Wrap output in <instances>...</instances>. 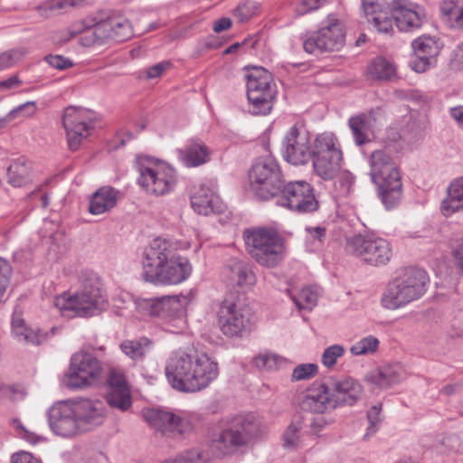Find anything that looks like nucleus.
Segmentation results:
<instances>
[{
    "instance_id": "1",
    "label": "nucleus",
    "mask_w": 463,
    "mask_h": 463,
    "mask_svg": "<svg viewBox=\"0 0 463 463\" xmlns=\"http://www.w3.org/2000/svg\"><path fill=\"white\" fill-rule=\"evenodd\" d=\"M169 384L183 392H195L208 387L219 375L218 363L206 354L172 352L165 362Z\"/></svg>"
},
{
    "instance_id": "2",
    "label": "nucleus",
    "mask_w": 463,
    "mask_h": 463,
    "mask_svg": "<svg viewBox=\"0 0 463 463\" xmlns=\"http://www.w3.org/2000/svg\"><path fill=\"white\" fill-rule=\"evenodd\" d=\"M143 278L154 284L176 285L191 275L189 260L181 256L173 244L156 238L143 252Z\"/></svg>"
},
{
    "instance_id": "3",
    "label": "nucleus",
    "mask_w": 463,
    "mask_h": 463,
    "mask_svg": "<svg viewBox=\"0 0 463 463\" xmlns=\"http://www.w3.org/2000/svg\"><path fill=\"white\" fill-rule=\"evenodd\" d=\"M370 176L378 186L379 195L387 209L402 199V184L398 164L390 147L373 151L369 158Z\"/></svg>"
},
{
    "instance_id": "4",
    "label": "nucleus",
    "mask_w": 463,
    "mask_h": 463,
    "mask_svg": "<svg viewBox=\"0 0 463 463\" xmlns=\"http://www.w3.org/2000/svg\"><path fill=\"white\" fill-rule=\"evenodd\" d=\"M429 277L419 268H406L392 279L381 299L384 308L395 310L419 299L427 291Z\"/></svg>"
},
{
    "instance_id": "5",
    "label": "nucleus",
    "mask_w": 463,
    "mask_h": 463,
    "mask_svg": "<svg viewBox=\"0 0 463 463\" xmlns=\"http://www.w3.org/2000/svg\"><path fill=\"white\" fill-rule=\"evenodd\" d=\"M243 239L248 253L263 267L274 268L285 257L284 238L274 228L247 229L243 232Z\"/></svg>"
},
{
    "instance_id": "6",
    "label": "nucleus",
    "mask_w": 463,
    "mask_h": 463,
    "mask_svg": "<svg viewBox=\"0 0 463 463\" xmlns=\"http://www.w3.org/2000/svg\"><path fill=\"white\" fill-rule=\"evenodd\" d=\"M250 190L260 200L279 196L285 183L279 163L271 156L257 158L248 172Z\"/></svg>"
},
{
    "instance_id": "7",
    "label": "nucleus",
    "mask_w": 463,
    "mask_h": 463,
    "mask_svg": "<svg viewBox=\"0 0 463 463\" xmlns=\"http://www.w3.org/2000/svg\"><path fill=\"white\" fill-rule=\"evenodd\" d=\"M314 173L324 181L334 180L342 167L343 152L337 137L332 132L317 135L312 142Z\"/></svg>"
},
{
    "instance_id": "8",
    "label": "nucleus",
    "mask_w": 463,
    "mask_h": 463,
    "mask_svg": "<svg viewBox=\"0 0 463 463\" xmlns=\"http://www.w3.org/2000/svg\"><path fill=\"white\" fill-rule=\"evenodd\" d=\"M136 166L139 174L138 184L149 194L165 195L176 184L175 171L165 163L148 156H138Z\"/></svg>"
},
{
    "instance_id": "9",
    "label": "nucleus",
    "mask_w": 463,
    "mask_h": 463,
    "mask_svg": "<svg viewBox=\"0 0 463 463\" xmlns=\"http://www.w3.org/2000/svg\"><path fill=\"white\" fill-rule=\"evenodd\" d=\"M106 304L98 283H85L74 295L63 294L54 300L55 307L63 317H92L99 314Z\"/></svg>"
},
{
    "instance_id": "10",
    "label": "nucleus",
    "mask_w": 463,
    "mask_h": 463,
    "mask_svg": "<svg viewBox=\"0 0 463 463\" xmlns=\"http://www.w3.org/2000/svg\"><path fill=\"white\" fill-rule=\"evenodd\" d=\"M246 80L250 113L254 115L269 114L277 95L271 73L262 67H253L248 71Z\"/></svg>"
},
{
    "instance_id": "11",
    "label": "nucleus",
    "mask_w": 463,
    "mask_h": 463,
    "mask_svg": "<svg viewBox=\"0 0 463 463\" xmlns=\"http://www.w3.org/2000/svg\"><path fill=\"white\" fill-rule=\"evenodd\" d=\"M258 430L259 424L253 416H236L213 440V449L218 451V456L232 454L247 446Z\"/></svg>"
},
{
    "instance_id": "12",
    "label": "nucleus",
    "mask_w": 463,
    "mask_h": 463,
    "mask_svg": "<svg viewBox=\"0 0 463 463\" xmlns=\"http://www.w3.org/2000/svg\"><path fill=\"white\" fill-rule=\"evenodd\" d=\"M101 373V363L92 354L81 349L71 356L69 371L64 375L62 383L71 390L82 389L93 384Z\"/></svg>"
},
{
    "instance_id": "13",
    "label": "nucleus",
    "mask_w": 463,
    "mask_h": 463,
    "mask_svg": "<svg viewBox=\"0 0 463 463\" xmlns=\"http://www.w3.org/2000/svg\"><path fill=\"white\" fill-rule=\"evenodd\" d=\"M345 43V32L340 20L328 15L322 26L303 41L306 52L313 54L317 52L339 51Z\"/></svg>"
},
{
    "instance_id": "14",
    "label": "nucleus",
    "mask_w": 463,
    "mask_h": 463,
    "mask_svg": "<svg viewBox=\"0 0 463 463\" xmlns=\"http://www.w3.org/2000/svg\"><path fill=\"white\" fill-rule=\"evenodd\" d=\"M250 309L240 299L225 298L217 312L218 325L227 337L242 336L250 330Z\"/></svg>"
},
{
    "instance_id": "15",
    "label": "nucleus",
    "mask_w": 463,
    "mask_h": 463,
    "mask_svg": "<svg viewBox=\"0 0 463 463\" xmlns=\"http://www.w3.org/2000/svg\"><path fill=\"white\" fill-rule=\"evenodd\" d=\"M345 250L373 266L384 265L392 257L389 242L374 236L354 235L347 239Z\"/></svg>"
},
{
    "instance_id": "16",
    "label": "nucleus",
    "mask_w": 463,
    "mask_h": 463,
    "mask_svg": "<svg viewBox=\"0 0 463 463\" xmlns=\"http://www.w3.org/2000/svg\"><path fill=\"white\" fill-rule=\"evenodd\" d=\"M277 204L298 213H311L318 210L313 186L306 181H294L283 184Z\"/></svg>"
},
{
    "instance_id": "17",
    "label": "nucleus",
    "mask_w": 463,
    "mask_h": 463,
    "mask_svg": "<svg viewBox=\"0 0 463 463\" xmlns=\"http://www.w3.org/2000/svg\"><path fill=\"white\" fill-rule=\"evenodd\" d=\"M193 298L194 296L189 292L186 295L138 298L136 303L137 309L144 315L172 320L184 315L185 308Z\"/></svg>"
},
{
    "instance_id": "18",
    "label": "nucleus",
    "mask_w": 463,
    "mask_h": 463,
    "mask_svg": "<svg viewBox=\"0 0 463 463\" xmlns=\"http://www.w3.org/2000/svg\"><path fill=\"white\" fill-rule=\"evenodd\" d=\"M283 156L286 161L294 165H306L311 158L312 143L309 135L297 126L291 127L283 140Z\"/></svg>"
},
{
    "instance_id": "19",
    "label": "nucleus",
    "mask_w": 463,
    "mask_h": 463,
    "mask_svg": "<svg viewBox=\"0 0 463 463\" xmlns=\"http://www.w3.org/2000/svg\"><path fill=\"white\" fill-rule=\"evenodd\" d=\"M52 431L63 438L80 434L71 400L54 403L47 411Z\"/></svg>"
},
{
    "instance_id": "20",
    "label": "nucleus",
    "mask_w": 463,
    "mask_h": 463,
    "mask_svg": "<svg viewBox=\"0 0 463 463\" xmlns=\"http://www.w3.org/2000/svg\"><path fill=\"white\" fill-rule=\"evenodd\" d=\"M80 434L100 426L105 420V408L101 402L90 399L71 400Z\"/></svg>"
},
{
    "instance_id": "21",
    "label": "nucleus",
    "mask_w": 463,
    "mask_h": 463,
    "mask_svg": "<svg viewBox=\"0 0 463 463\" xmlns=\"http://www.w3.org/2000/svg\"><path fill=\"white\" fill-rule=\"evenodd\" d=\"M413 56L410 61L411 68L416 72H424L433 67L440 52L438 39L422 35L411 43Z\"/></svg>"
},
{
    "instance_id": "22",
    "label": "nucleus",
    "mask_w": 463,
    "mask_h": 463,
    "mask_svg": "<svg viewBox=\"0 0 463 463\" xmlns=\"http://www.w3.org/2000/svg\"><path fill=\"white\" fill-rule=\"evenodd\" d=\"M388 8L400 31L411 32L421 27L424 12L420 5L408 0H392Z\"/></svg>"
},
{
    "instance_id": "23",
    "label": "nucleus",
    "mask_w": 463,
    "mask_h": 463,
    "mask_svg": "<svg viewBox=\"0 0 463 463\" xmlns=\"http://www.w3.org/2000/svg\"><path fill=\"white\" fill-rule=\"evenodd\" d=\"M86 111L74 107H68L63 113V127L66 130L69 148L76 151L81 141L90 135V126L85 120Z\"/></svg>"
},
{
    "instance_id": "24",
    "label": "nucleus",
    "mask_w": 463,
    "mask_h": 463,
    "mask_svg": "<svg viewBox=\"0 0 463 463\" xmlns=\"http://www.w3.org/2000/svg\"><path fill=\"white\" fill-rule=\"evenodd\" d=\"M143 417L155 431L168 436L173 433H183L185 430V420L179 415L163 409H146Z\"/></svg>"
},
{
    "instance_id": "25",
    "label": "nucleus",
    "mask_w": 463,
    "mask_h": 463,
    "mask_svg": "<svg viewBox=\"0 0 463 463\" xmlns=\"http://www.w3.org/2000/svg\"><path fill=\"white\" fill-rule=\"evenodd\" d=\"M302 411L324 414L335 410L328 383L313 384L302 395L299 401Z\"/></svg>"
},
{
    "instance_id": "26",
    "label": "nucleus",
    "mask_w": 463,
    "mask_h": 463,
    "mask_svg": "<svg viewBox=\"0 0 463 463\" xmlns=\"http://www.w3.org/2000/svg\"><path fill=\"white\" fill-rule=\"evenodd\" d=\"M107 383L109 387L106 395L108 404L122 411H128L131 406V395L124 373L118 369H110Z\"/></svg>"
},
{
    "instance_id": "27",
    "label": "nucleus",
    "mask_w": 463,
    "mask_h": 463,
    "mask_svg": "<svg viewBox=\"0 0 463 463\" xmlns=\"http://www.w3.org/2000/svg\"><path fill=\"white\" fill-rule=\"evenodd\" d=\"M335 408L354 405L363 396L361 383L351 377L331 381L329 383Z\"/></svg>"
},
{
    "instance_id": "28",
    "label": "nucleus",
    "mask_w": 463,
    "mask_h": 463,
    "mask_svg": "<svg viewBox=\"0 0 463 463\" xmlns=\"http://www.w3.org/2000/svg\"><path fill=\"white\" fill-rule=\"evenodd\" d=\"M103 33L107 40L116 42L126 41L132 34L130 23L123 16H110L98 23V34H103Z\"/></svg>"
},
{
    "instance_id": "29",
    "label": "nucleus",
    "mask_w": 463,
    "mask_h": 463,
    "mask_svg": "<svg viewBox=\"0 0 463 463\" xmlns=\"http://www.w3.org/2000/svg\"><path fill=\"white\" fill-rule=\"evenodd\" d=\"M183 163L188 167H196L207 163L211 157V149L201 140H190L180 150Z\"/></svg>"
},
{
    "instance_id": "30",
    "label": "nucleus",
    "mask_w": 463,
    "mask_h": 463,
    "mask_svg": "<svg viewBox=\"0 0 463 463\" xmlns=\"http://www.w3.org/2000/svg\"><path fill=\"white\" fill-rule=\"evenodd\" d=\"M402 377V368L398 364L378 367L365 376V380L380 388H389L399 383Z\"/></svg>"
},
{
    "instance_id": "31",
    "label": "nucleus",
    "mask_w": 463,
    "mask_h": 463,
    "mask_svg": "<svg viewBox=\"0 0 463 463\" xmlns=\"http://www.w3.org/2000/svg\"><path fill=\"white\" fill-rule=\"evenodd\" d=\"M119 192L110 186H102L91 196L89 211L91 214H101L111 210L117 203Z\"/></svg>"
},
{
    "instance_id": "32",
    "label": "nucleus",
    "mask_w": 463,
    "mask_h": 463,
    "mask_svg": "<svg viewBox=\"0 0 463 463\" xmlns=\"http://www.w3.org/2000/svg\"><path fill=\"white\" fill-rule=\"evenodd\" d=\"M463 209V176L454 180L448 188V195L441 203V212L445 216Z\"/></svg>"
},
{
    "instance_id": "33",
    "label": "nucleus",
    "mask_w": 463,
    "mask_h": 463,
    "mask_svg": "<svg viewBox=\"0 0 463 463\" xmlns=\"http://www.w3.org/2000/svg\"><path fill=\"white\" fill-rule=\"evenodd\" d=\"M216 196L213 191L204 185H200L191 195V205L199 214L208 215L215 211Z\"/></svg>"
},
{
    "instance_id": "34",
    "label": "nucleus",
    "mask_w": 463,
    "mask_h": 463,
    "mask_svg": "<svg viewBox=\"0 0 463 463\" xmlns=\"http://www.w3.org/2000/svg\"><path fill=\"white\" fill-rule=\"evenodd\" d=\"M32 164L24 157H18L7 168L8 183L14 187L25 185L30 181Z\"/></svg>"
},
{
    "instance_id": "35",
    "label": "nucleus",
    "mask_w": 463,
    "mask_h": 463,
    "mask_svg": "<svg viewBox=\"0 0 463 463\" xmlns=\"http://www.w3.org/2000/svg\"><path fill=\"white\" fill-rule=\"evenodd\" d=\"M439 10L451 27L463 30V0H443Z\"/></svg>"
},
{
    "instance_id": "36",
    "label": "nucleus",
    "mask_w": 463,
    "mask_h": 463,
    "mask_svg": "<svg viewBox=\"0 0 463 463\" xmlns=\"http://www.w3.org/2000/svg\"><path fill=\"white\" fill-rule=\"evenodd\" d=\"M12 329L14 336L20 342L41 345L46 339V335L28 328L22 318H13Z\"/></svg>"
},
{
    "instance_id": "37",
    "label": "nucleus",
    "mask_w": 463,
    "mask_h": 463,
    "mask_svg": "<svg viewBox=\"0 0 463 463\" xmlns=\"http://www.w3.org/2000/svg\"><path fill=\"white\" fill-rule=\"evenodd\" d=\"M366 75L374 80H390L395 75V68L392 62L383 57L373 59L369 64Z\"/></svg>"
},
{
    "instance_id": "38",
    "label": "nucleus",
    "mask_w": 463,
    "mask_h": 463,
    "mask_svg": "<svg viewBox=\"0 0 463 463\" xmlns=\"http://www.w3.org/2000/svg\"><path fill=\"white\" fill-rule=\"evenodd\" d=\"M151 346L152 342L147 337L125 340L120 344L121 351L132 360H142Z\"/></svg>"
},
{
    "instance_id": "39",
    "label": "nucleus",
    "mask_w": 463,
    "mask_h": 463,
    "mask_svg": "<svg viewBox=\"0 0 463 463\" xmlns=\"http://www.w3.org/2000/svg\"><path fill=\"white\" fill-rule=\"evenodd\" d=\"M348 126L356 145L361 146L370 141L367 134V119L364 114L350 118Z\"/></svg>"
},
{
    "instance_id": "40",
    "label": "nucleus",
    "mask_w": 463,
    "mask_h": 463,
    "mask_svg": "<svg viewBox=\"0 0 463 463\" xmlns=\"http://www.w3.org/2000/svg\"><path fill=\"white\" fill-rule=\"evenodd\" d=\"M231 280L238 286H249L254 283V274L249 266L241 261H235L231 267Z\"/></svg>"
},
{
    "instance_id": "41",
    "label": "nucleus",
    "mask_w": 463,
    "mask_h": 463,
    "mask_svg": "<svg viewBox=\"0 0 463 463\" xmlns=\"http://www.w3.org/2000/svg\"><path fill=\"white\" fill-rule=\"evenodd\" d=\"M284 363V359L273 353L264 352L256 355L253 364L260 370H276Z\"/></svg>"
},
{
    "instance_id": "42",
    "label": "nucleus",
    "mask_w": 463,
    "mask_h": 463,
    "mask_svg": "<svg viewBox=\"0 0 463 463\" xmlns=\"http://www.w3.org/2000/svg\"><path fill=\"white\" fill-rule=\"evenodd\" d=\"M317 290L312 288H304L293 298V301L299 309L312 310L317 303Z\"/></svg>"
},
{
    "instance_id": "43",
    "label": "nucleus",
    "mask_w": 463,
    "mask_h": 463,
    "mask_svg": "<svg viewBox=\"0 0 463 463\" xmlns=\"http://www.w3.org/2000/svg\"><path fill=\"white\" fill-rule=\"evenodd\" d=\"M93 22L94 20L92 19H84L73 23L70 27L59 33L60 41L66 43L75 36L84 33L87 30L92 28V26L95 24Z\"/></svg>"
},
{
    "instance_id": "44",
    "label": "nucleus",
    "mask_w": 463,
    "mask_h": 463,
    "mask_svg": "<svg viewBox=\"0 0 463 463\" xmlns=\"http://www.w3.org/2000/svg\"><path fill=\"white\" fill-rule=\"evenodd\" d=\"M379 345V340L373 335L362 338L350 348V352L354 355H365L376 352Z\"/></svg>"
},
{
    "instance_id": "45",
    "label": "nucleus",
    "mask_w": 463,
    "mask_h": 463,
    "mask_svg": "<svg viewBox=\"0 0 463 463\" xmlns=\"http://www.w3.org/2000/svg\"><path fill=\"white\" fill-rule=\"evenodd\" d=\"M27 54V50L18 47L0 53V71L8 69L20 61Z\"/></svg>"
},
{
    "instance_id": "46",
    "label": "nucleus",
    "mask_w": 463,
    "mask_h": 463,
    "mask_svg": "<svg viewBox=\"0 0 463 463\" xmlns=\"http://www.w3.org/2000/svg\"><path fill=\"white\" fill-rule=\"evenodd\" d=\"M73 4L68 0H49L43 5L37 6V10L42 16L49 17L53 14L61 13L63 9L72 6Z\"/></svg>"
},
{
    "instance_id": "47",
    "label": "nucleus",
    "mask_w": 463,
    "mask_h": 463,
    "mask_svg": "<svg viewBox=\"0 0 463 463\" xmlns=\"http://www.w3.org/2000/svg\"><path fill=\"white\" fill-rule=\"evenodd\" d=\"M258 5L256 2L245 1L240 4L233 11L234 16L240 23L249 21L257 14Z\"/></svg>"
},
{
    "instance_id": "48",
    "label": "nucleus",
    "mask_w": 463,
    "mask_h": 463,
    "mask_svg": "<svg viewBox=\"0 0 463 463\" xmlns=\"http://www.w3.org/2000/svg\"><path fill=\"white\" fill-rule=\"evenodd\" d=\"M318 371V366L316 364H301L297 365L291 375L294 382L308 380L314 377Z\"/></svg>"
},
{
    "instance_id": "49",
    "label": "nucleus",
    "mask_w": 463,
    "mask_h": 463,
    "mask_svg": "<svg viewBox=\"0 0 463 463\" xmlns=\"http://www.w3.org/2000/svg\"><path fill=\"white\" fill-rule=\"evenodd\" d=\"M392 19L391 10L380 12L377 16H373L370 22L380 33H390L393 31Z\"/></svg>"
},
{
    "instance_id": "50",
    "label": "nucleus",
    "mask_w": 463,
    "mask_h": 463,
    "mask_svg": "<svg viewBox=\"0 0 463 463\" xmlns=\"http://www.w3.org/2000/svg\"><path fill=\"white\" fill-rule=\"evenodd\" d=\"M12 272L13 269L9 262L3 258H0V303L4 301L6 289L10 283Z\"/></svg>"
},
{
    "instance_id": "51",
    "label": "nucleus",
    "mask_w": 463,
    "mask_h": 463,
    "mask_svg": "<svg viewBox=\"0 0 463 463\" xmlns=\"http://www.w3.org/2000/svg\"><path fill=\"white\" fill-rule=\"evenodd\" d=\"M345 348L341 345H333L325 349L322 354V363L326 367H332L335 364L337 358L343 356Z\"/></svg>"
},
{
    "instance_id": "52",
    "label": "nucleus",
    "mask_w": 463,
    "mask_h": 463,
    "mask_svg": "<svg viewBox=\"0 0 463 463\" xmlns=\"http://www.w3.org/2000/svg\"><path fill=\"white\" fill-rule=\"evenodd\" d=\"M302 429L301 422H292L289 424L286 431L284 432L282 439L284 441V447L295 448L298 446L299 441L298 432Z\"/></svg>"
},
{
    "instance_id": "53",
    "label": "nucleus",
    "mask_w": 463,
    "mask_h": 463,
    "mask_svg": "<svg viewBox=\"0 0 463 463\" xmlns=\"http://www.w3.org/2000/svg\"><path fill=\"white\" fill-rule=\"evenodd\" d=\"M107 38L105 34H98V23L92 26V29L87 30L80 39L81 45L90 47L95 44H102Z\"/></svg>"
},
{
    "instance_id": "54",
    "label": "nucleus",
    "mask_w": 463,
    "mask_h": 463,
    "mask_svg": "<svg viewBox=\"0 0 463 463\" xmlns=\"http://www.w3.org/2000/svg\"><path fill=\"white\" fill-rule=\"evenodd\" d=\"M381 411H382V404L379 403L377 405H373L367 411V420L369 422V426L367 428V432H366L365 436L373 435L377 431L378 426L382 421V418L380 415Z\"/></svg>"
},
{
    "instance_id": "55",
    "label": "nucleus",
    "mask_w": 463,
    "mask_h": 463,
    "mask_svg": "<svg viewBox=\"0 0 463 463\" xmlns=\"http://www.w3.org/2000/svg\"><path fill=\"white\" fill-rule=\"evenodd\" d=\"M362 6L369 23L373 20V16H377L380 12L387 11V8H383L377 0H363Z\"/></svg>"
},
{
    "instance_id": "56",
    "label": "nucleus",
    "mask_w": 463,
    "mask_h": 463,
    "mask_svg": "<svg viewBox=\"0 0 463 463\" xmlns=\"http://www.w3.org/2000/svg\"><path fill=\"white\" fill-rule=\"evenodd\" d=\"M336 177H337V182L340 185L341 194L345 195V196L347 195L350 193L351 187L353 186V184L354 183V175H352V173H350L347 170L341 171V169H340L339 173L337 174V175L335 178H336Z\"/></svg>"
},
{
    "instance_id": "57",
    "label": "nucleus",
    "mask_w": 463,
    "mask_h": 463,
    "mask_svg": "<svg viewBox=\"0 0 463 463\" xmlns=\"http://www.w3.org/2000/svg\"><path fill=\"white\" fill-rule=\"evenodd\" d=\"M44 61L51 65L52 68L62 71L72 67L73 62L63 57L62 55H52L49 54L44 57Z\"/></svg>"
},
{
    "instance_id": "58",
    "label": "nucleus",
    "mask_w": 463,
    "mask_h": 463,
    "mask_svg": "<svg viewBox=\"0 0 463 463\" xmlns=\"http://www.w3.org/2000/svg\"><path fill=\"white\" fill-rule=\"evenodd\" d=\"M326 0H301L297 7L299 14H305L321 7Z\"/></svg>"
},
{
    "instance_id": "59",
    "label": "nucleus",
    "mask_w": 463,
    "mask_h": 463,
    "mask_svg": "<svg viewBox=\"0 0 463 463\" xmlns=\"http://www.w3.org/2000/svg\"><path fill=\"white\" fill-rule=\"evenodd\" d=\"M171 67V62L168 61H161L149 67L146 71V78L155 79L162 75L164 71Z\"/></svg>"
},
{
    "instance_id": "60",
    "label": "nucleus",
    "mask_w": 463,
    "mask_h": 463,
    "mask_svg": "<svg viewBox=\"0 0 463 463\" xmlns=\"http://www.w3.org/2000/svg\"><path fill=\"white\" fill-rule=\"evenodd\" d=\"M11 463H42V461L31 453L25 451H20L14 453L11 458Z\"/></svg>"
},
{
    "instance_id": "61",
    "label": "nucleus",
    "mask_w": 463,
    "mask_h": 463,
    "mask_svg": "<svg viewBox=\"0 0 463 463\" xmlns=\"http://www.w3.org/2000/svg\"><path fill=\"white\" fill-rule=\"evenodd\" d=\"M332 420H326L323 416H318L313 419L310 428L311 430L317 434L318 432L322 431L327 425L332 423Z\"/></svg>"
},
{
    "instance_id": "62",
    "label": "nucleus",
    "mask_w": 463,
    "mask_h": 463,
    "mask_svg": "<svg viewBox=\"0 0 463 463\" xmlns=\"http://www.w3.org/2000/svg\"><path fill=\"white\" fill-rule=\"evenodd\" d=\"M22 81L16 75L10 77L7 80L0 81V90H9L21 86Z\"/></svg>"
},
{
    "instance_id": "63",
    "label": "nucleus",
    "mask_w": 463,
    "mask_h": 463,
    "mask_svg": "<svg viewBox=\"0 0 463 463\" xmlns=\"http://www.w3.org/2000/svg\"><path fill=\"white\" fill-rule=\"evenodd\" d=\"M453 255L457 265L463 269V238L458 240L453 250Z\"/></svg>"
},
{
    "instance_id": "64",
    "label": "nucleus",
    "mask_w": 463,
    "mask_h": 463,
    "mask_svg": "<svg viewBox=\"0 0 463 463\" xmlns=\"http://www.w3.org/2000/svg\"><path fill=\"white\" fill-rule=\"evenodd\" d=\"M449 114L463 128V106H457L449 109Z\"/></svg>"
}]
</instances>
